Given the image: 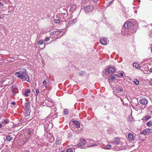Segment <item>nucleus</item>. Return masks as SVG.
<instances>
[{
    "label": "nucleus",
    "mask_w": 152,
    "mask_h": 152,
    "mask_svg": "<svg viewBox=\"0 0 152 152\" xmlns=\"http://www.w3.org/2000/svg\"><path fill=\"white\" fill-rule=\"evenodd\" d=\"M15 75L16 77L21 79L23 81H29V76L26 70L25 69H22L19 72H15Z\"/></svg>",
    "instance_id": "nucleus-1"
},
{
    "label": "nucleus",
    "mask_w": 152,
    "mask_h": 152,
    "mask_svg": "<svg viewBox=\"0 0 152 152\" xmlns=\"http://www.w3.org/2000/svg\"><path fill=\"white\" fill-rule=\"evenodd\" d=\"M133 24L132 22L128 21L125 22L124 24V28L121 30V34L122 35L127 36L130 35L129 33L128 32V29H130L131 28Z\"/></svg>",
    "instance_id": "nucleus-2"
},
{
    "label": "nucleus",
    "mask_w": 152,
    "mask_h": 152,
    "mask_svg": "<svg viewBox=\"0 0 152 152\" xmlns=\"http://www.w3.org/2000/svg\"><path fill=\"white\" fill-rule=\"evenodd\" d=\"M87 142H88V143L87 145V147H90L97 145V144L92 140H87Z\"/></svg>",
    "instance_id": "nucleus-3"
},
{
    "label": "nucleus",
    "mask_w": 152,
    "mask_h": 152,
    "mask_svg": "<svg viewBox=\"0 0 152 152\" xmlns=\"http://www.w3.org/2000/svg\"><path fill=\"white\" fill-rule=\"evenodd\" d=\"M151 133H152V130L150 129H147L140 132L141 134L144 135L148 134Z\"/></svg>",
    "instance_id": "nucleus-4"
},
{
    "label": "nucleus",
    "mask_w": 152,
    "mask_h": 152,
    "mask_svg": "<svg viewBox=\"0 0 152 152\" xmlns=\"http://www.w3.org/2000/svg\"><path fill=\"white\" fill-rule=\"evenodd\" d=\"M85 10L87 12H91L93 10L94 7L92 6H88L84 7Z\"/></svg>",
    "instance_id": "nucleus-5"
},
{
    "label": "nucleus",
    "mask_w": 152,
    "mask_h": 152,
    "mask_svg": "<svg viewBox=\"0 0 152 152\" xmlns=\"http://www.w3.org/2000/svg\"><path fill=\"white\" fill-rule=\"evenodd\" d=\"M11 89L14 96L18 92V89L15 86H12Z\"/></svg>",
    "instance_id": "nucleus-6"
},
{
    "label": "nucleus",
    "mask_w": 152,
    "mask_h": 152,
    "mask_svg": "<svg viewBox=\"0 0 152 152\" xmlns=\"http://www.w3.org/2000/svg\"><path fill=\"white\" fill-rule=\"evenodd\" d=\"M100 42L102 44L104 45H106L107 44V39L105 37H102L100 39Z\"/></svg>",
    "instance_id": "nucleus-7"
},
{
    "label": "nucleus",
    "mask_w": 152,
    "mask_h": 152,
    "mask_svg": "<svg viewBox=\"0 0 152 152\" xmlns=\"http://www.w3.org/2000/svg\"><path fill=\"white\" fill-rule=\"evenodd\" d=\"M86 143V141L84 139H83L80 140L77 145L78 147H82L85 145Z\"/></svg>",
    "instance_id": "nucleus-8"
},
{
    "label": "nucleus",
    "mask_w": 152,
    "mask_h": 152,
    "mask_svg": "<svg viewBox=\"0 0 152 152\" xmlns=\"http://www.w3.org/2000/svg\"><path fill=\"white\" fill-rule=\"evenodd\" d=\"M128 137L129 140L132 141H133L135 139L134 135L131 133H129L128 134Z\"/></svg>",
    "instance_id": "nucleus-9"
},
{
    "label": "nucleus",
    "mask_w": 152,
    "mask_h": 152,
    "mask_svg": "<svg viewBox=\"0 0 152 152\" xmlns=\"http://www.w3.org/2000/svg\"><path fill=\"white\" fill-rule=\"evenodd\" d=\"M115 72V69L112 67H109L107 70V72L108 73L112 74L114 73Z\"/></svg>",
    "instance_id": "nucleus-10"
},
{
    "label": "nucleus",
    "mask_w": 152,
    "mask_h": 152,
    "mask_svg": "<svg viewBox=\"0 0 152 152\" xmlns=\"http://www.w3.org/2000/svg\"><path fill=\"white\" fill-rule=\"evenodd\" d=\"M113 143L117 145H118L120 143L121 145H122L121 143L120 142L119 139L117 138H114V140L113 141Z\"/></svg>",
    "instance_id": "nucleus-11"
},
{
    "label": "nucleus",
    "mask_w": 152,
    "mask_h": 152,
    "mask_svg": "<svg viewBox=\"0 0 152 152\" xmlns=\"http://www.w3.org/2000/svg\"><path fill=\"white\" fill-rule=\"evenodd\" d=\"M29 102H25L24 104V106L25 109L26 111H29Z\"/></svg>",
    "instance_id": "nucleus-12"
},
{
    "label": "nucleus",
    "mask_w": 152,
    "mask_h": 152,
    "mask_svg": "<svg viewBox=\"0 0 152 152\" xmlns=\"http://www.w3.org/2000/svg\"><path fill=\"white\" fill-rule=\"evenodd\" d=\"M139 102L143 105H146L148 103V101L146 99H142L139 101Z\"/></svg>",
    "instance_id": "nucleus-13"
},
{
    "label": "nucleus",
    "mask_w": 152,
    "mask_h": 152,
    "mask_svg": "<svg viewBox=\"0 0 152 152\" xmlns=\"http://www.w3.org/2000/svg\"><path fill=\"white\" fill-rule=\"evenodd\" d=\"M114 89L118 93L121 92L123 91L120 87H118V86H116V87Z\"/></svg>",
    "instance_id": "nucleus-14"
},
{
    "label": "nucleus",
    "mask_w": 152,
    "mask_h": 152,
    "mask_svg": "<svg viewBox=\"0 0 152 152\" xmlns=\"http://www.w3.org/2000/svg\"><path fill=\"white\" fill-rule=\"evenodd\" d=\"M74 124H75V126L77 128L80 127V124L79 122L77 121H73Z\"/></svg>",
    "instance_id": "nucleus-15"
},
{
    "label": "nucleus",
    "mask_w": 152,
    "mask_h": 152,
    "mask_svg": "<svg viewBox=\"0 0 152 152\" xmlns=\"http://www.w3.org/2000/svg\"><path fill=\"white\" fill-rule=\"evenodd\" d=\"M115 78V75L114 74L113 75L109 78V81L112 82Z\"/></svg>",
    "instance_id": "nucleus-16"
},
{
    "label": "nucleus",
    "mask_w": 152,
    "mask_h": 152,
    "mask_svg": "<svg viewBox=\"0 0 152 152\" xmlns=\"http://www.w3.org/2000/svg\"><path fill=\"white\" fill-rule=\"evenodd\" d=\"M31 92L30 90L29 89H26L25 91V92L24 94L25 96L27 97L28 96V94L29 93Z\"/></svg>",
    "instance_id": "nucleus-17"
},
{
    "label": "nucleus",
    "mask_w": 152,
    "mask_h": 152,
    "mask_svg": "<svg viewBox=\"0 0 152 152\" xmlns=\"http://www.w3.org/2000/svg\"><path fill=\"white\" fill-rule=\"evenodd\" d=\"M77 21L76 19H74L70 21L69 25H70L71 24L75 23Z\"/></svg>",
    "instance_id": "nucleus-18"
},
{
    "label": "nucleus",
    "mask_w": 152,
    "mask_h": 152,
    "mask_svg": "<svg viewBox=\"0 0 152 152\" xmlns=\"http://www.w3.org/2000/svg\"><path fill=\"white\" fill-rule=\"evenodd\" d=\"M151 118V117L148 115H146L144 116L142 118V119L144 120H147L150 119Z\"/></svg>",
    "instance_id": "nucleus-19"
},
{
    "label": "nucleus",
    "mask_w": 152,
    "mask_h": 152,
    "mask_svg": "<svg viewBox=\"0 0 152 152\" xmlns=\"http://www.w3.org/2000/svg\"><path fill=\"white\" fill-rule=\"evenodd\" d=\"M133 66L135 67L137 69H139L140 68L139 64L136 63H133Z\"/></svg>",
    "instance_id": "nucleus-20"
},
{
    "label": "nucleus",
    "mask_w": 152,
    "mask_h": 152,
    "mask_svg": "<svg viewBox=\"0 0 152 152\" xmlns=\"http://www.w3.org/2000/svg\"><path fill=\"white\" fill-rule=\"evenodd\" d=\"M13 137H12L11 135H8L6 137L7 140L8 141H10L12 140Z\"/></svg>",
    "instance_id": "nucleus-21"
},
{
    "label": "nucleus",
    "mask_w": 152,
    "mask_h": 152,
    "mask_svg": "<svg viewBox=\"0 0 152 152\" xmlns=\"http://www.w3.org/2000/svg\"><path fill=\"white\" fill-rule=\"evenodd\" d=\"M48 118L47 117L46 118V119L44 120L45 122H43L44 124H48L49 123V121H48Z\"/></svg>",
    "instance_id": "nucleus-22"
},
{
    "label": "nucleus",
    "mask_w": 152,
    "mask_h": 152,
    "mask_svg": "<svg viewBox=\"0 0 152 152\" xmlns=\"http://www.w3.org/2000/svg\"><path fill=\"white\" fill-rule=\"evenodd\" d=\"M56 36L58 37L60 36L61 37L62 34L61 35V33H62L61 31H56Z\"/></svg>",
    "instance_id": "nucleus-23"
},
{
    "label": "nucleus",
    "mask_w": 152,
    "mask_h": 152,
    "mask_svg": "<svg viewBox=\"0 0 152 152\" xmlns=\"http://www.w3.org/2000/svg\"><path fill=\"white\" fill-rule=\"evenodd\" d=\"M147 125L148 126H152V122L151 121H149L146 123Z\"/></svg>",
    "instance_id": "nucleus-24"
},
{
    "label": "nucleus",
    "mask_w": 152,
    "mask_h": 152,
    "mask_svg": "<svg viewBox=\"0 0 152 152\" xmlns=\"http://www.w3.org/2000/svg\"><path fill=\"white\" fill-rule=\"evenodd\" d=\"M64 113L65 115H68L69 114V111L66 109H65L63 112Z\"/></svg>",
    "instance_id": "nucleus-25"
},
{
    "label": "nucleus",
    "mask_w": 152,
    "mask_h": 152,
    "mask_svg": "<svg viewBox=\"0 0 152 152\" xmlns=\"http://www.w3.org/2000/svg\"><path fill=\"white\" fill-rule=\"evenodd\" d=\"M116 75L118 77H123V74L122 73H119Z\"/></svg>",
    "instance_id": "nucleus-26"
},
{
    "label": "nucleus",
    "mask_w": 152,
    "mask_h": 152,
    "mask_svg": "<svg viewBox=\"0 0 152 152\" xmlns=\"http://www.w3.org/2000/svg\"><path fill=\"white\" fill-rule=\"evenodd\" d=\"M134 83L136 85H138L139 84V82L138 80L137 79H134Z\"/></svg>",
    "instance_id": "nucleus-27"
},
{
    "label": "nucleus",
    "mask_w": 152,
    "mask_h": 152,
    "mask_svg": "<svg viewBox=\"0 0 152 152\" xmlns=\"http://www.w3.org/2000/svg\"><path fill=\"white\" fill-rule=\"evenodd\" d=\"M111 147V146L110 145H107L105 147V149H109Z\"/></svg>",
    "instance_id": "nucleus-28"
},
{
    "label": "nucleus",
    "mask_w": 152,
    "mask_h": 152,
    "mask_svg": "<svg viewBox=\"0 0 152 152\" xmlns=\"http://www.w3.org/2000/svg\"><path fill=\"white\" fill-rule=\"evenodd\" d=\"M53 22L54 23H60V20L58 19H54Z\"/></svg>",
    "instance_id": "nucleus-29"
},
{
    "label": "nucleus",
    "mask_w": 152,
    "mask_h": 152,
    "mask_svg": "<svg viewBox=\"0 0 152 152\" xmlns=\"http://www.w3.org/2000/svg\"><path fill=\"white\" fill-rule=\"evenodd\" d=\"M4 123L6 124H7L9 122V120L8 119H5L3 121Z\"/></svg>",
    "instance_id": "nucleus-30"
},
{
    "label": "nucleus",
    "mask_w": 152,
    "mask_h": 152,
    "mask_svg": "<svg viewBox=\"0 0 152 152\" xmlns=\"http://www.w3.org/2000/svg\"><path fill=\"white\" fill-rule=\"evenodd\" d=\"M56 31H52L50 33V35L52 36H53L56 35Z\"/></svg>",
    "instance_id": "nucleus-31"
},
{
    "label": "nucleus",
    "mask_w": 152,
    "mask_h": 152,
    "mask_svg": "<svg viewBox=\"0 0 152 152\" xmlns=\"http://www.w3.org/2000/svg\"><path fill=\"white\" fill-rule=\"evenodd\" d=\"M84 74V72L83 71H81L79 72L78 74L80 76H81L83 75Z\"/></svg>",
    "instance_id": "nucleus-32"
},
{
    "label": "nucleus",
    "mask_w": 152,
    "mask_h": 152,
    "mask_svg": "<svg viewBox=\"0 0 152 152\" xmlns=\"http://www.w3.org/2000/svg\"><path fill=\"white\" fill-rule=\"evenodd\" d=\"M66 152H73V151L72 149L69 148L67 150Z\"/></svg>",
    "instance_id": "nucleus-33"
},
{
    "label": "nucleus",
    "mask_w": 152,
    "mask_h": 152,
    "mask_svg": "<svg viewBox=\"0 0 152 152\" xmlns=\"http://www.w3.org/2000/svg\"><path fill=\"white\" fill-rule=\"evenodd\" d=\"M50 39L49 37H47L45 38L44 40L46 42L48 41Z\"/></svg>",
    "instance_id": "nucleus-34"
},
{
    "label": "nucleus",
    "mask_w": 152,
    "mask_h": 152,
    "mask_svg": "<svg viewBox=\"0 0 152 152\" xmlns=\"http://www.w3.org/2000/svg\"><path fill=\"white\" fill-rule=\"evenodd\" d=\"M47 84V81L46 80H44L43 82V84L45 86Z\"/></svg>",
    "instance_id": "nucleus-35"
},
{
    "label": "nucleus",
    "mask_w": 152,
    "mask_h": 152,
    "mask_svg": "<svg viewBox=\"0 0 152 152\" xmlns=\"http://www.w3.org/2000/svg\"><path fill=\"white\" fill-rule=\"evenodd\" d=\"M43 43V41L42 40H40L38 42V44L39 45L42 44Z\"/></svg>",
    "instance_id": "nucleus-36"
},
{
    "label": "nucleus",
    "mask_w": 152,
    "mask_h": 152,
    "mask_svg": "<svg viewBox=\"0 0 152 152\" xmlns=\"http://www.w3.org/2000/svg\"><path fill=\"white\" fill-rule=\"evenodd\" d=\"M133 119V118L132 116H130L128 119V121H132V119Z\"/></svg>",
    "instance_id": "nucleus-37"
},
{
    "label": "nucleus",
    "mask_w": 152,
    "mask_h": 152,
    "mask_svg": "<svg viewBox=\"0 0 152 152\" xmlns=\"http://www.w3.org/2000/svg\"><path fill=\"white\" fill-rule=\"evenodd\" d=\"M36 94H37V95H38V94L39 93V90L37 89L36 90Z\"/></svg>",
    "instance_id": "nucleus-38"
},
{
    "label": "nucleus",
    "mask_w": 152,
    "mask_h": 152,
    "mask_svg": "<svg viewBox=\"0 0 152 152\" xmlns=\"http://www.w3.org/2000/svg\"><path fill=\"white\" fill-rule=\"evenodd\" d=\"M125 149V147H121L120 149H119L118 150H124Z\"/></svg>",
    "instance_id": "nucleus-39"
},
{
    "label": "nucleus",
    "mask_w": 152,
    "mask_h": 152,
    "mask_svg": "<svg viewBox=\"0 0 152 152\" xmlns=\"http://www.w3.org/2000/svg\"><path fill=\"white\" fill-rule=\"evenodd\" d=\"M11 104L13 105H15V102H13L11 103Z\"/></svg>",
    "instance_id": "nucleus-40"
},
{
    "label": "nucleus",
    "mask_w": 152,
    "mask_h": 152,
    "mask_svg": "<svg viewBox=\"0 0 152 152\" xmlns=\"http://www.w3.org/2000/svg\"><path fill=\"white\" fill-rule=\"evenodd\" d=\"M3 4L0 2V6H3Z\"/></svg>",
    "instance_id": "nucleus-41"
},
{
    "label": "nucleus",
    "mask_w": 152,
    "mask_h": 152,
    "mask_svg": "<svg viewBox=\"0 0 152 152\" xmlns=\"http://www.w3.org/2000/svg\"><path fill=\"white\" fill-rule=\"evenodd\" d=\"M149 71L150 72H152V68H151L150 69H149Z\"/></svg>",
    "instance_id": "nucleus-42"
},
{
    "label": "nucleus",
    "mask_w": 152,
    "mask_h": 152,
    "mask_svg": "<svg viewBox=\"0 0 152 152\" xmlns=\"http://www.w3.org/2000/svg\"><path fill=\"white\" fill-rule=\"evenodd\" d=\"M58 141H59V140H57V139L56 140V142H57V143H58L59 144L58 142H58Z\"/></svg>",
    "instance_id": "nucleus-43"
},
{
    "label": "nucleus",
    "mask_w": 152,
    "mask_h": 152,
    "mask_svg": "<svg viewBox=\"0 0 152 152\" xmlns=\"http://www.w3.org/2000/svg\"><path fill=\"white\" fill-rule=\"evenodd\" d=\"M2 126V125L1 124H0V128H1Z\"/></svg>",
    "instance_id": "nucleus-44"
},
{
    "label": "nucleus",
    "mask_w": 152,
    "mask_h": 152,
    "mask_svg": "<svg viewBox=\"0 0 152 152\" xmlns=\"http://www.w3.org/2000/svg\"><path fill=\"white\" fill-rule=\"evenodd\" d=\"M128 31V33H130V35H130L131 34V33H130V32H129V30H128V31Z\"/></svg>",
    "instance_id": "nucleus-45"
},
{
    "label": "nucleus",
    "mask_w": 152,
    "mask_h": 152,
    "mask_svg": "<svg viewBox=\"0 0 152 152\" xmlns=\"http://www.w3.org/2000/svg\"><path fill=\"white\" fill-rule=\"evenodd\" d=\"M151 82L152 83V78L151 79Z\"/></svg>",
    "instance_id": "nucleus-46"
},
{
    "label": "nucleus",
    "mask_w": 152,
    "mask_h": 152,
    "mask_svg": "<svg viewBox=\"0 0 152 152\" xmlns=\"http://www.w3.org/2000/svg\"><path fill=\"white\" fill-rule=\"evenodd\" d=\"M55 110H54V111H56V109H55Z\"/></svg>",
    "instance_id": "nucleus-47"
},
{
    "label": "nucleus",
    "mask_w": 152,
    "mask_h": 152,
    "mask_svg": "<svg viewBox=\"0 0 152 152\" xmlns=\"http://www.w3.org/2000/svg\"><path fill=\"white\" fill-rule=\"evenodd\" d=\"M64 152V151H61V152Z\"/></svg>",
    "instance_id": "nucleus-48"
},
{
    "label": "nucleus",
    "mask_w": 152,
    "mask_h": 152,
    "mask_svg": "<svg viewBox=\"0 0 152 152\" xmlns=\"http://www.w3.org/2000/svg\"><path fill=\"white\" fill-rule=\"evenodd\" d=\"M27 151H25V152H27Z\"/></svg>",
    "instance_id": "nucleus-49"
},
{
    "label": "nucleus",
    "mask_w": 152,
    "mask_h": 152,
    "mask_svg": "<svg viewBox=\"0 0 152 152\" xmlns=\"http://www.w3.org/2000/svg\"><path fill=\"white\" fill-rule=\"evenodd\" d=\"M151 33H152V30L151 31Z\"/></svg>",
    "instance_id": "nucleus-50"
}]
</instances>
